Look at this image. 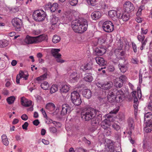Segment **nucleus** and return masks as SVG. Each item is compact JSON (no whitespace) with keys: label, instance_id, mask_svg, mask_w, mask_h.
<instances>
[{"label":"nucleus","instance_id":"obj_22","mask_svg":"<svg viewBox=\"0 0 152 152\" xmlns=\"http://www.w3.org/2000/svg\"><path fill=\"white\" fill-rule=\"evenodd\" d=\"M128 123L130 132L131 133L132 131L134 129V125L133 119L132 118H129L128 120Z\"/></svg>","mask_w":152,"mask_h":152},{"label":"nucleus","instance_id":"obj_59","mask_svg":"<svg viewBox=\"0 0 152 152\" xmlns=\"http://www.w3.org/2000/svg\"><path fill=\"white\" fill-rule=\"evenodd\" d=\"M80 70L81 71H84L86 70V64L84 65L81 66L80 67Z\"/></svg>","mask_w":152,"mask_h":152},{"label":"nucleus","instance_id":"obj_41","mask_svg":"<svg viewBox=\"0 0 152 152\" xmlns=\"http://www.w3.org/2000/svg\"><path fill=\"white\" fill-rule=\"evenodd\" d=\"M84 80L86 82H91L93 79L92 77L89 75H87L84 78Z\"/></svg>","mask_w":152,"mask_h":152},{"label":"nucleus","instance_id":"obj_3","mask_svg":"<svg viewBox=\"0 0 152 152\" xmlns=\"http://www.w3.org/2000/svg\"><path fill=\"white\" fill-rule=\"evenodd\" d=\"M96 110L94 109L88 107L83 109L81 113L82 119L85 121H89L96 114Z\"/></svg>","mask_w":152,"mask_h":152},{"label":"nucleus","instance_id":"obj_17","mask_svg":"<svg viewBox=\"0 0 152 152\" xmlns=\"http://www.w3.org/2000/svg\"><path fill=\"white\" fill-rule=\"evenodd\" d=\"M102 16L101 12L99 11H95L91 14L92 18L94 20H96L100 18Z\"/></svg>","mask_w":152,"mask_h":152},{"label":"nucleus","instance_id":"obj_40","mask_svg":"<svg viewBox=\"0 0 152 152\" xmlns=\"http://www.w3.org/2000/svg\"><path fill=\"white\" fill-rule=\"evenodd\" d=\"M152 115L151 113L150 112L145 113L144 115L145 121H147L149 120V118Z\"/></svg>","mask_w":152,"mask_h":152},{"label":"nucleus","instance_id":"obj_8","mask_svg":"<svg viewBox=\"0 0 152 152\" xmlns=\"http://www.w3.org/2000/svg\"><path fill=\"white\" fill-rule=\"evenodd\" d=\"M97 86L102 89L105 90H108L111 88L113 86V83L111 81H106L103 83L98 82L97 83Z\"/></svg>","mask_w":152,"mask_h":152},{"label":"nucleus","instance_id":"obj_50","mask_svg":"<svg viewBox=\"0 0 152 152\" xmlns=\"http://www.w3.org/2000/svg\"><path fill=\"white\" fill-rule=\"evenodd\" d=\"M28 124L27 122H25L24 124L22 126V128L23 129L27 130V127L28 126Z\"/></svg>","mask_w":152,"mask_h":152},{"label":"nucleus","instance_id":"obj_20","mask_svg":"<svg viewBox=\"0 0 152 152\" xmlns=\"http://www.w3.org/2000/svg\"><path fill=\"white\" fill-rule=\"evenodd\" d=\"M69 88L70 86L69 85H62L60 89V92L62 94L66 93L69 91Z\"/></svg>","mask_w":152,"mask_h":152},{"label":"nucleus","instance_id":"obj_37","mask_svg":"<svg viewBox=\"0 0 152 152\" xmlns=\"http://www.w3.org/2000/svg\"><path fill=\"white\" fill-rule=\"evenodd\" d=\"M49 86L47 82H44L41 83V88L44 90H47L48 89Z\"/></svg>","mask_w":152,"mask_h":152},{"label":"nucleus","instance_id":"obj_18","mask_svg":"<svg viewBox=\"0 0 152 152\" xmlns=\"http://www.w3.org/2000/svg\"><path fill=\"white\" fill-rule=\"evenodd\" d=\"M47 7L50 9V11L52 12H54L58 7V4L57 3H54L52 5L50 3H48L46 5Z\"/></svg>","mask_w":152,"mask_h":152},{"label":"nucleus","instance_id":"obj_42","mask_svg":"<svg viewBox=\"0 0 152 152\" xmlns=\"http://www.w3.org/2000/svg\"><path fill=\"white\" fill-rule=\"evenodd\" d=\"M104 129V132L105 134L107 136H110L111 134V131L110 128L109 127Z\"/></svg>","mask_w":152,"mask_h":152},{"label":"nucleus","instance_id":"obj_31","mask_svg":"<svg viewBox=\"0 0 152 152\" xmlns=\"http://www.w3.org/2000/svg\"><path fill=\"white\" fill-rule=\"evenodd\" d=\"M15 99V96H12L7 98V101L9 104H11L14 102Z\"/></svg>","mask_w":152,"mask_h":152},{"label":"nucleus","instance_id":"obj_16","mask_svg":"<svg viewBox=\"0 0 152 152\" xmlns=\"http://www.w3.org/2000/svg\"><path fill=\"white\" fill-rule=\"evenodd\" d=\"M21 102L22 105L26 107H29L31 105L32 102L26 99L24 97H21Z\"/></svg>","mask_w":152,"mask_h":152},{"label":"nucleus","instance_id":"obj_35","mask_svg":"<svg viewBox=\"0 0 152 152\" xmlns=\"http://www.w3.org/2000/svg\"><path fill=\"white\" fill-rule=\"evenodd\" d=\"M60 38L57 35H54L52 39V42L54 43L59 42L60 40Z\"/></svg>","mask_w":152,"mask_h":152},{"label":"nucleus","instance_id":"obj_4","mask_svg":"<svg viewBox=\"0 0 152 152\" xmlns=\"http://www.w3.org/2000/svg\"><path fill=\"white\" fill-rule=\"evenodd\" d=\"M47 36L45 34H42L36 37H31L27 35L24 40L27 44H35L40 42L47 39Z\"/></svg>","mask_w":152,"mask_h":152},{"label":"nucleus","instance_id":"obj_27","mask_svg":"<svg viewBox=\"0 0 152 152\" xmlns=\"http://www.w3.org/2000/svg\"><path fill=\"white\" fill-rule=\"evenodd\" d=\"M114 86L115 87L117 88H120L122 86L123 83L121 81L118 79H117L114 82Z\"/></svg>","mask_w":152,"mask_h":152},{"label":"nucleus","instance_id":"obj_45","mask_svg":"<svg viewBox=\"0 0 152 152\" xmlns=\"http://www.w3.org/2000/svg\"><path fill=\"white\" fill-rule=\"evenodd\" d=\"M119 80H120L123 83L126 80L127 78L124 75H122L121 76L118 78Z\"/></svg>","mask_w":152,"mask_h":152},{"label":"nucleus","instance_id":"obj_11","mask_svg":"<svg viewBox=\"0 0 152 152\" xmlns=\"http://www.w3.org/2000/svg\"><path fill=\"white\" fill-rule=\"evenodd\" d=\"M102 115L99 114L97 116H93V117L91 119V124L93 126L97 125L99 122L100 121L102 120Z\"/></svg>","mask_w":152,"mask_h":152},{"label":"nucleus","instance_id":"obj_6","mask_svg":"<svg viewBox=\"0 0 152 152\" xmlns=\"http://www.w3.org/2000/svg\"><path fill=\"white\" fill-rule=\"evenodd\" d=\"M71 99L72 103L76 106L80 105L82 103L81 99L79 93L76 91H73L71 94Z\"/></svg>","mask_w":152,"mask_h":152},{"label":"nucleus","instance_id":"obj_54","mask_svg":"<svg viewBox=\"0 0 152 152\" xmlns=\"http://www.w3.org/2000/svg\"><path fill=\"white\" fill-rule=\"evenodd\" d=\"M119 109L118 108H115L112 110L110 112L111 114H116L118 111Z\"/></svg>","mask_w":152,"mask_h":152},{"label":"nucleus","instance_id":"obj_26","mask_svg":"<svg viewBox=\"0 0 152 152\" xmlns=\"http://www.w3.org/2000/svg\"><path fill=\"white\" fill-rule=\"evenodd\" d=\"M70 79L71 80L77 81L79 79L77 73L76 72H72L70 75Z\"/></svg>","mask_w":152,"mask_h":152},{"label":"nucleus","instance_id":"obj_47","mask_svg":"<svg viewBox=\"0 0 152 152\" xmlns=\"http://www.w3.org/2000/svg\"><path fill=\"white\" fill-rule=\"evenodd\" d=\"M124 46L125 50H128L129 49V42L127 41H125Z\"/></svg>","mask_w":152,"mask_h":152},{"label":"nucleus","instance_id":"obj_57","mask_svg":"<svg viewBox=\"0 0 152 152\" xmlns=\"http://www.w3.org/2000/svg\"><path fill=\"white\" fill-rule=\"evenodd\" d=\"M131 61L134 64H137L138 62V61L137 58H132Z\"/></svg>","mask_w":152,"mask_h":152},{"label":"nucleus","instance_id":"obj_7","mask_svg":"<svg viewBox=\"0 0 152 152\" xmlns=\"http://www.w3.org/2000/svg\"><path fill=\"white\" fill-rule=\"evenodd\" d=\"M102 28L104 31L107 33L111 32L114 30L113 23L110 21H106L102 24Z\"/></svg>","mask_w":152,"mask_h":152},{"label":"nucleus","instance_id":"obj_64","mask_svg":"<svg viewBox=\"0 0 152 152\" xmlns=\"http://www.w3.org/2000/svg\"><path fill=\"white\" fill-rule=\"evenodd\" d=\"M7 137L6 135L5 134H3L1 136L2 141V142H4V140H7Z\"/></svg>","mask_w":152,"mask_h":152},{"label":"nucleus","instance_id":"obj_62","mask_svg":"<svg viewBox=\"0 0 152 152\" xmlns=\"http://www.w3.org/2000/svg\"><path fill=\"white\" fill-rule=\"evenodd\" d=\"M42 142L45 145H48L49 143V142L48 140H45L44 139L42 140Z\"/></svg>","mask_w":152,"mask_h":152},{"label":"nucleus","instance_id":"obj_55","mask_svg":"<svg viewBox=\"0 0 152 152\" xmlns=\"http://www.w3.org/2000/svg\"><path fill=\"white\" fill-rule=\"evenodd\" d=\"M108 70L110 72H113L114 69L115 68L113 66H110L107 68Z\"/></svg>","mask_w":152,"mask_h":152},{"label":"nucleus","instance_id":"obj_48","mask_svg":"<svg viewBox=\"0 0 152 152\" xmlns=\"http://www.w3.org/2000/svg\"><path fill=\"white\" fill-rule=\"evenodd\" d=\"M117 11V14L116 17L118 18L121 19L122 16L123 15V13H121L120 11L118 10Z\"/></svg>","mask_w":152,"mask_h":152},{"label":"nucleus","instance_id":"obj_52","mask_svg":"<svg viewBox=\"0 0 152 152\" xmlns=\"http://www.w3.org/2000/svg\"><path fill=\"white\" fill-rule=\"evenodd\" d=\"M21 118L24 121H26L28 119V117L26 114H23L21 116Z\"/></svg>","mask_w":152,"mask_h":152},{"label":"nucleus","instance_id":"obj_49","mask_svg":"<svg viewBox=\"0 0 152 152\" xmlns=\"http://www.w3.org/2000/svg\"><path fill=\"white\" fill-rule=\"evenodd\" d=\"M50 131L53 133H55L57 132V129L55 127H50L49 128Z\"/></svg>","mask_w":152,"mask_h":152},{"label":"nucleus","instance_id":"obj_23","mask_svg":"<svg viewBox=\"0 0 152 152\" xmlns=\"http://www.w3.org/2000/svg\"><path fill=\"white\" fill-rule=\"evenodd\" d=\"M82 94L84 97L87 99L90 98L91 96V91L88 89L83 90L82 92Z\"/></svg>","mask_w":152,"mask_h":152},{"label":"nucleus","instance_id":"obj_13","mask_svg":"<svg viewBox=\"0 0 152 152\" xmlns=\"http://www.w3.org/2000/svg\"><path fill=\"white\" fill-rule=\"evenodd\" d=\"M124 61V64L120 63L118 65V67L119 70H120L121 72L123 73H125L127 70L128 68L127 63L125 62V61Z\"/></svg>","mask_w":152,"mask_h":152},{"label":"nucleus","instance_id":"obj_60","mask_svg":"<svg viewBox=\"0 0 152 152\" xmlns=\"http://www.w3.org/2000/svg\"><path fill=\"white\" fill-rule=\"evenodd\" d=\"M41 112H42V113L43 114L44 117L45 118H47V114H46V112H45V111L43 110V108H42L41 110Z\"/></svg>","mask_w":152,"mask_h":152},{"label":"nucleus","instance_id":"obj_2","mask_svg":"<svg viewBox=\"0 0 152 152\" xmlns=\"http://www.w3.org/2000/svg\"><path fill=\"white\" fill-rule=\"evenodd\" d=\"M88 25L86 20L81 18L74 21L72 25V27L75 32L81 33L87 30Z\"/></svg>","mask_w":152,"mask_h":152},{"label":"nucleus","instance_id":"obj_1","mask_svg":"<svg viewBox=\"0 0 152 152\" xmlns=\"http://www.w3.org/2000/svg\"><path fill=\"white\" fill-rule=\"evenodd\" d=\"M124 93L122 90L114 89L113 91H110L107 95L108 101L110 102H121L124 97Z\"/></svg>","mask_w":152,"mask_h":152},{"label":"nucleus","instance_id":"obj_36","mask_svg":"<svg viewBox=\"0 0 152 152\" xmlns=\"http://www.w3.org/2000/svg\"><path fill=\"white\" fill-rule=\"evenodd\" d=\"M58 90V86L56 85L52 86L50 89V92L52 94Z\"/></svg>","mask_w":152,"mask_h":152},{"label":"nucleus","instance_id":"obj_21","mask_svg":"<svg viewBox=\"0 0 152 152\" xmlns=\"http://www.w3.org/2000/svg\"><path fill=\"white\" fill-rule=\"evenodd\" d=\"M110 121L109 120L105 119L101 123V125L102 128L103 129H105L109 128L108 126L110 125Z\"/></svg>","mask_w":152,"mask_h":152},{"label":"nucleus","instance_id":"obj_12","mask_svg":"<svg viewBox=\"0 0 152 152\" xmlns=\"http://www.w3.org/2000/svg\"><path fill=\"white\" fill-rule=\"evenodd\" d=\"M71 108L70 106L66 104H64L62 106V110L61 111V114L62 115H64L67 113H70Z\"/></svg>","mask_w":152,"mask_h":152},{"label":"nucleus","instance_id":"obj_63","mask_svg":"<svg viewBox=\"0 0 152 152\" xmlns=\"http://www.w3.org/2000/svg\"><path fill=\"white\" fill-rule=\"evenodd\" d=\"M2 93L4 95H7L9 94L8 91L6 89H4L2 92Z\"/></svg>","mask_w":152,"mask_h":152},{"label":"nucleus","instance_id":"obj_30","mask_svg":"<svg viewBox=\"0 0 152 152\" xmlns=\"http://www.w3.org/2000/svg\"><path fill=\"white\" fill-rule=\"evenodd\" d=\"M129 13L127 12L126 13L125 12L123 13L121 19H122L124 21H127L129 19Z\"/></svg>","mask_w":152,"mask_h":152},{"label":"nucleus","instance_id":"obj_46","mask_svg":"<svg viewBox=\"0 0 152 152\" xmlns=\"http://www.w3.org/2000/svg\"><path fill=\"white\" fill-rule=\"evenodd\" d=\"M69 2L71 5L74 6L77 4L78 0H69Z\"/></svg>","mask_w":152,"mask_h":152},{"label":"nucleus","instance_id":"obj_10","mask_svg":"<svg viewBox=\"0 0 152 152\" xmlns=\"http://www.w3.org/2000/svg\"><path fill=\"white\" fill-rule=\"evenodd\" d=\"M21 22V20L18 18H15L12 20V25L15 27L16 31H19L20 30Z\"/></svg>","mask_w":152,"mask_h":152},{"label":"nucleus","instance_id":"obj_5","mask_svg":"<svg viewBox=\"0 0 152 152\" xmlns=\"http://www.w3.org/2000/svg\"><path fill=\"white\" fill-rule=\"evenodd\" d=\"M46 15L45 12L41 10H36L33 12L32 14V17L34 20L39 22L44 20Z\"/></svg>","mask_w":152,"mask_h":152},{"label":"nucleus","instance_id":"obj_32","mask_svg":"<svg viewBox=\"0 0 152 152\" xmlns=\"http://www.w3.org/2000/svg\"><path fill=\"white\" fill-rule=\"evenodd\" d=\"M109 149L107 152H115L116 151L114 150V148L112 143H110L109 145H107Z\"/></svg>","mask_w":152,"mask_h":152},{"label":"nucleus","instance_id":"obj_9","mask_svg":"<svg viewBox=\"0 0 152 152\" xmlns=\"http://www.w3.org/2000/svg\"><path fill=\"white\" fill-rule=\"evenodd\" d=\"M124 8L125 12L128 13L133 11L135 9L134 5L129 1H127L124 4Z\"/></svg>","mask_w":152,"mask_h":152},{"label":"nucleus","instance_id":"obj_19","mask_svg":"<svg viewBox=\"0 0 152 152\" xmlns=\"http://www.w3.org/2000/svg\"><path fill=\"white\" fill-rule=\"evenodd\" d=\"M95 59L97 64L100 66H104L107 64V62L103 58L96 57L95 58Z\"/></svg>","mask_w":152,"mask_h":152},{"label":"nucleus","instance_id":"obj_34","mask_svg":"<svg viewBox=\"0 0 152 152\" xmlns=\"http://www.w3.org/2000/svg\"><path fill=\"white\" fill-rule=\"evenodd\" d=\"M8 45V42L6 40L0 41V47L4 48L7 46Z\"/></svg>","mask_w":152,"mask_h":152},{"label":"nucleus","instance_id":"obj_53","mask_svg":"<svg viewBox=\"0 0 152 152\" xmlns=\"http://www.w3.org/2000/svg\"><path fill=\"white\" fill-rule=\"evenodd\" d=\"M76 152H86L84 149L80 148H76Z\"/></svg>","mask_w":152,"mask_h":152},{"label":"nucleus","instance_id":"obj_38","mask_svg":"<svg viewBox=\"0 0 152 152\" xmlns=\"http://www.w3.org/2000/svg\"><path fill=\"white\" fill-rule=\"evenodd\" d=\"M47 74L46 73H45L42 76L36 78V80L38 81H39L42 80H44L45 79L47 78Z\"/></svg>","mask_w":152,"mask_h":152},{"label":"nucleus","instance_id":"obj_25","mask_svg":"<svg viewBox=\"0 0 152 152\" xmlns=\"http://www.w3.org/2000/svg\"><path fill=\"white\" fill-rule=\"evenodd\" d=\"M46 108L50 111H53L55 110L56 106L53 103H49L46 105Z\"/></svg>","mask_w":152,"mask_h":152},{"label":"nucleus","instance_id":"obj_44","mask_svg":"<svg viewBox=\"0 0 152 152\" xmlns=\"http://www.w3.org/2000/svg\"><path fill=\"white\" fill-rule=\"evenodd\" d=\"M112 127L115 130L117 131L119 130L120 129L119 126L115 123H114L112 125Z\"/></svg>","mask_w":152,"mask_h":152},{"label":"nucleus","instance_id":"obj_14","mask_svg":"<svg viewBox=\"0 0 152 152\" xmlns=\"http://www.w3.org/2000/svg\"><path fill=\"white\" fill-rule=\"evenodd\" d=\"M95 51L97 55L101 56L106 53V50L104 46H102L96 48Z\"/></svg>","mask_w":152,"mask_h":152},{"label":"nucleus","instance_id":"obj_29","mask_svg":"<svg viewBox=\"0 0 152 152\" xmlns=\"http://www.w3.org/2000/svg\"><path fill=\"white\" fill-rule=\"evenodd\" d=\"M106 38L104 37H101L98 39L97 43L100 45H102L105 42Z\"/></svg>","mask_w":152,"mask_h":152},{"label":"nucleus","instance_id":"obj_33","mask_svg":"<svg viewBox=\"0 0 152 152\" xmlns=\"http://www.w3.org/2000/svg\"><path fill=\"white\" fill-rule=\"evenodd\" d=\"M108 15L111 18H113L116 16L117 11L114 10H111L109 11Z\"/></svg>","mask_w":152,"mask_h":152},{"label":"nucleus","instance_id":"obj_58","mask_svg":"<svg viewBox=\"0 0 152 152\" xmlns=\"http://www.w3.org/2000/svg\"><path fill=\"white\" fill-rule=\"evenodd\" d=\"M33 123V124L36 126H38L39 123V121L38 120L36 119L34 121Z\"/></svg>","mask_w":152,"mask_h":152},{"label":"nucleus","instance_id":"obj_61","mask_svg":"<svg viewBox=\"0 0 152 152\" xmlns=\"http://www.w3.org/2000/svg\"><path fill=\"white\" fill-rule=\"evenodd\" d=\"M132 48L134 52V53H136L137 51V46L134 43H132Z\"/></svg>","mask_w":152,"mask_h":152},{"label":"nucleus","instance_id":"obj_43","mask_svg":"<svg viewBox=\"0 0 152 152\" xmlns=\"http://www.w3.org/2000/svg\"><path fill=\"white\" fill-rule=\"evenodd\" d=\"M88 3L92 6H95L96 0H86Z\"/></svg>","mask_w":152,"mask_h":152},{"label":"nucleus","instance_id":"obj_56","mask_svg":"<svg viewBox=\"0 0 152 152\" xmlns=\"http://www.w3.org/2000/svg\"><path fill=\"white\" fill-rule=\"evenodd\" d=\"M86 70H91L92 68L91 65L88 64H86Z\"/></svg>","mask_w":152,"mask_h":152},{"label":"nucleus","instance_id":"obj_39","mask_svg":"<svg viewBox=\"0 0 152 152\" xmlns=\"http://www.w3.org/2000/svg\"><path fill=\"white\" fill-rule=\"evenodd\" d=\"M117 118L118 119L119 121L121 122L124 119L125 116L124 114L122 113H119L117 116Z\"/></svg>","mask_w":152,"mask_h":152},{"label":"nucleus","instance_id":"obj_24","mask_svg":"<svg viewBox=\"0 0 152 152\" xmlns=\"http://www.w3.org/2000/svg\"><path fill=\"white\" fill-rule=\"evenodd\" d=\"M145 130L146 132H150L152 130V121H149L145 127Z\"/></svg>","mask_w":152,"mask_h":152},{"label":"nucleus","instance_id":"obj_51","mask_svg":"<svg viewBox=\"0 0 152 152\" xmlns=\"http://www.w3.org/2000/svg\"><path fill=\"white\" fill-rule=\"evenodd\" d=\"M137 92L138 94L139 97V96H140V98H141L142 95L141 91L139 87H138L137 88Z\"/></svg>","mask_w":152,"mask_h":152},{"label":"nucleus","instance_id":"obj_15","mask_svg":"<svg viewBox=\"0 0 152 152\" xmlns=\"http://www.w3.org/2000/svg\"><path fill=\"white\" fill-rule=\"evenodd\" d=\"M60 51V49L52 48L51 50V53L53 56L55 58H61V55L60 53H58Z\"/></svg>","mask_w":152,"mask_h":152},{"label":"nucleus","instance_id":"obj_28","mask_svg":"<svg viewBox=\"0 0 152 152\" xmlns=\"http://www.w3.org/2000/svg\"><path fill=\"white\" fill-rule=\"evenodd\" d=\"M18 75H19V76L20 78H23L25 80H27L28 75V73L27 74H25L22 71H20Z\"/></svg>","mask_w":152,"mask_h":152}]
</instances>
